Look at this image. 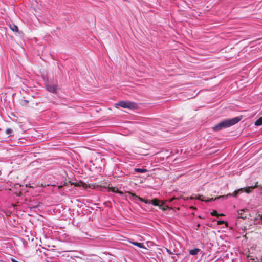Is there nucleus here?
<instances>
[{
  "label": "nucleus",
  "instance_id": "f3484780",
  "mask_svg": "<svg viewBox=\"0 0 262 262\" xmlns=\"http://www.w3.org/2000/svg\"><path fill=\"white\" fill-rule=\"evenodd\" d=\"M178 199L177 198L173 197L168 200L165 201V202H172L174 200H177Z\"/></svg>",
  "mask_w": 262,
  "mask_h": 262
},
{
  "label": "nucleus",
  "instance_id": "6e6552de",
  "mask_svg": "<svg viewBox=\"0 0 262 262\" xmlns=\"http://www.w3.org/2000/svg\"><path fill=\"white\" fill-rule=\"evenodd\" d=\"M133 245L136 246L140 248L146 249V248L144 245L143 243H138L136 242H130Z\"/></svg>",
  "mask_w": 262,
  "mask_h": 262
},
{
  "label": "nucleus",
  "instance_id": "f8f14e48",
  "mask_svg": "<svg viewBox=\"0 0 262 262\" xmlns=\"http://www.w3.org/2000/svg\"><path fill=\"white\" fill-rule=\"evenodd\" d=\"M247 257L249 260H251L253 262H258L259 261L257 259H256V257H254L253 256L248 255Z\"/></svg>",
  "mask_w": 262,
  "mask_h": 262
},
{
  "label": "nucleus",
  "instance_id": "7ed1b4c3",
  "mask_svg": "<svg viewBox=\"0 0 262 262\" xmlns=\"http://www.w3.org/2000/svg\"><path fill=\"white\" fill-rule=\"evenodd\" d=\"M117 105L125 108L135 109L137 108V104L135 102L130 101H121L119 102Z\"/></svg>",
  "mask_w": 262,
  "mask_h": 262
},
{
  "label": "nucleus",
  "instance_id": "9b49d317",
  "mask_svg": "<svg viewBox=\"0 0 262 262\" xmlns=\"http://www.w3.org/2000/svg\"><path fill=\"white\" fill-rule=\"evenodd\" d=\"M256 126H260L262 125V117L258 118L255 122Z\"/></svg>",
  "mask_w": 262,
  "mask_h": 262
},
{
  "label": "nucleus",
  "instance_id": "20e7f679",
  "mask_svg": "<svg viewBox=\"0 0 262 262\" xmlns=\"http://www.w3.org/2000/svg\"><path fill=\"white\" fill-rule=\"evenodd\" d=\"M128 194L130 195L129 196V199L132 201H134V202H135L136 203H138V201H141L142 202H144L146 204H149V203L148 200H145L139 196H137V195H136L135 194H134L132 192H128Z\"/></svg>",
  "mask_w": 262,
  "mask_h": 262
},
{
  "label": "nucleus",
  "instance_id": "9d476101",
  "mask_svg": "<svg viewBox=\"0 0 262 262\" xmlns=\"http://www.w3.org/2000/svg\"><path fill=\"white\" fill-rule=\"evenodd\" d=\"M134 171L139 173H145L148 171V170L144 168H136L134 169Z\"/></svg>",
  "mask_w": 262,
  "mask_h": 262
},
{
  "label": "nucleus",
  "instance_id": "0eeeda50",
  "mask_svg": "<svg viewBox=\"0 0 262 262\" xmlns=\"http://www.w3.org/2000/svg\"><path fill=\"white\" fill-rule=\"evenodd\" d=\"M246 212H248L247 210L241 209L237 211V216L238 217L245 219L247 217V214Z\"/></svg>",
  "mask_w": 262,
  "mask_h": 262
},
{
  "label": "nucleus",
  "instance_id": "6ab92c4d",
  "mask_svg": "<svg viewBox=\"0 0 262 262\" xmlns=\"http://www.w3.org/2000/svg\"><path fill=\"white\" fill-rule=\"evenodd\" d=\"M113 192H115L116 193H119L120 195H122L123 194V193L121 191L118 190V189H117L116 191L113 190Z\"/></svg>",
  "mask_w": 262,
  "mask_h": 262
},
{
  "label": "nucleus",
  "instance_id": "f03ea898",
  "mask_svg": "<svg viewBox=\"0 0 262 262\" xmlns=\"http://www.w3.org/2000/svg\"><path fill=\"white\" fill-rule=\"evenodd\" d=\"M241 190H242V189H239L238 190H235L233 192V193H229V194H228L227 195H221V196H217V197L215 198L214 199L213 198H210V199H206L205 197L204 196L202 195H199L197 198H194L193 196H190L189 198V197H186V198H184V199L185 200H188L189 199H190L191 200L196 199L201 200V201H203V202H212V201H214L215 200L220 199L221 198L227 199L229 196H234V197H236V196H237L239 192L240 191H241Z\"/></svg>",
  "mask_w": 262,
  "mask_h": 262
},
{
  "label": "nucleus",
  "instance_id": "2eb2a0df",
  "mask_svg": "<svg viewBox=\"0 0 262 262\" xmlns=\"http://www.w3.org/2000/svg\"><path fill=\"white\" fill-rule=\"evenodd\" d=\"M12 133V129L11 128H7L6 130V134L9 137L11 136V134Z\"/></svg>",
  "mask_w": 262,
  "mask_h": 262
},
{
  "label": "nucleus",
  "instance_id": "39448f33",
  "mask_svg": "<svg viewBox=\"0 0 262 262\" xmlns=\"http://www.w3.org/2000/svg\"><path fill=\"white\" fill-rule=\"evenodd\" d=\"M45 88L48 92L53 93H56L58 89V87L57 84H48L46 85Z\"/></svg>",
  "mask_w": 262,
  "mask_h": 262
},
{
  "label": "nucleus",
  "instance_id": "aec40b11",
  "mask_svg": "<svg viewBox=\"0 0 262 262\" xmlns=\"http://www.w3.org/2000/svg\"><path fill=\"white\" fill-rule=\"evenodd\" d=\"M212 215L215 216L217 215V211L214 210L211 213Z\"/></svg>",
  "mask_w": 262,
  "mask_h": 262
},
{
  "label": "nucleus",
  "instance_id": "1a4fd4ad",
  "mask_svg": "<svg viewBox=\"0 0 262 262\" xmlns=\"http://www.w3.org/2000/svg\"><path fill=\"white\" fill-rule=\"evenodd\" d=\"M200 251V249L199 248H194L193 249H190L189 251V253L192 255H196Z\"/></svg>",
  "mask_w": 262,
  "mask_h": 262
},
{
  "label": "nucleus",
  "instance_id": "a211bd4d",
  "mask_svg": "<svg viewBox=\"0 0 262 262\" xmlns=\"http://www.w3.org/2000/svg\"><path fill=\"white\" fill-rule=\"evenodd\" d=\"M166 250L167 251V252L169 254V255H172L173 254V252H171L169 249L166 248Z\"/></svg>",
  "mask_w": 262,
  "mask_h": 262
},
{
  "label": "nucleus",
  "instance_id": "f257e3e1",
  "mask_svg": "<svg viewBox=\"0 0 262 262\" xmlns=\"http://www.w3.org/2000/svg\"><path fill=\"white\" fill-rule=\"evenodd\" d=\"M240 119L238 117H235L232 119H228L224 120L219 122L212 127V129L214 132H218L223 128H227L237 123Z\"/></svg>",
  "mask_w": 262,
  "mask_h": 262
},
{
  "label": "nucleus",
  "instance_id": "423d86ee",
  "mask_svg": "<svg viewBox=\"0 0 262 262\" xmlns=\"http://www.w3.org/2000/svg\"><path fill=\"white\" fill-rule=\"evenodd\" d=\"M149 203L152 204L155 206H159L162 207L165 204V202L162 201H160L157 199H154L152 200L151 201H149Z\"/></svg>",
  "mask_w": 262,
  "mask_h": 262
},
{
  "label": "nucleus",
  "instance_id": "ddd939ff",
  "mask_svg": "<svg viewBox=\"0 0 262 262\" xmlns=\"http://www.w3.org/2000/svg\"><path fill=\"white\" fill-rule=\"evenodd\" d=\"M10 28L13 31H15V32L18 31V28L17 26L14 24L11 25Z\"/></svg>",
  "mask_w": 262,
  "mask_h": 262
},
{
  "label": "nucleus",
  "instance_id": "4468645a",
  "mask_svg": "<svg viewBox=\"0 0 262 262\" xmlns=\"http://www.w3.org/2000/svg\"><path fill=\"white\" fill-rule=\"evenodd\" d=\"M160 208L163 211H166L168 209H171V208L168 205H163L162 207H160Z\"/></svg>",
  "mask_w": 262,
  "mask_h": 262
},
{
  "label": "nucleus",
  "instance_id": "dca6fc26",
  "mask_svg": "<svg viewBox=\"0 0 262 262\" xmlns=\"http://www.w3.org/2000/svg\"><path fill=\"white\" fill-rule=\"evenodd\" d=\"M29 103V101L27 100H23L21 102V104L22 105H25Z\"/></svg>",
  "mask_w": 262,
  "mask_h": 262
}]
</instances>
